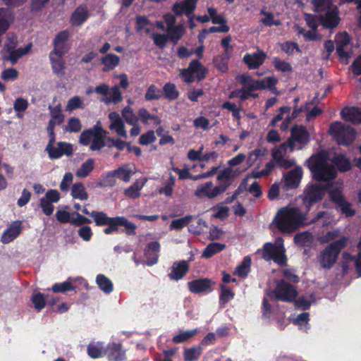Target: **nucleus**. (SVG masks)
I'll list each match as a JSON object with an SVG mask.
<instances>
[{"instance_id": "nucleus-23", "label": "nucleus", "mask_w": 361, "mask_h": 361, "mask_svg": "<svg viewBox=\"0 0 361 361\" xmlns=\"http://www.w3.org/2000/svg\"><path fill=\"white\" fill-rule=\"evenodd\" d=\"M49 110L50 111V115L51 119L49 121L47 126V132L49 133V129L50 126L51 125L53 132H54V127L56 124H61L63 123L64 120V116L62 114L61 105L60 104H56L54 106L51 105L49 106Z\"/></svg>"}, {"instance_id": "nucleus-53", "label": "nucleus", "mask_w": 361, "mask_h": 361, "mask_svg": "<svg viewBox=\"0 0 361 361\" xmlns=\"http://www.w3.org/2000/svg\"><path fill=\"white\" fill-rule=\"evenodd\" d=\"M84 106L82 99L78 96H75L68 101L66 111L71 112L77 109H82Z\"/></svg>"}, {"instance_id": "nucleus-36", "label": "nucleus", "mask_w": 361, "mask_h": 361, "mask_svg": "<svg viewBox=\"0 0 361 361\" xmlns=\"http://www.w3.org/2000/svg\"><path fill=\"white\" fill-rule=\"evenodd\" d=\"M31 44H28L25 47H20L17 49H16L15 48L11 52H10L7 55L8 56L6 59L10 61L12 64H15L17 62L18 59L22 57L23 56L27 54L31 50Z\"/></svg>"}, {"instance_id": "nucleus-56", "label": "nucleus", "mask_w": 361, "mask_h": 361, "mask_svg": "<svg viewBox=\"0 0 361 361\" xmlns=\"http://www.w3.org/2000/svg\"><path fill=\"white\" fill-rule=\"evenodd\" d=\"M192 219V216H187L183 218L175 219L171 221L170 225V229L171 230H179L182 228L189 225Z\"/></svg>"}, {"instance_id": "nucleus-15", "label": "nucleus", "mask_w": 361, "mask_h": 361, "mask_svg": "<svg viewBox=\"0 0 361 361\" xmlns=\"http://www.w3.org/2000/svg\"><path fill=\"white\" fill-rule=\"evenodd\" d=\"M267 54L262 50L258 49L252 54H247L243 57V61L250 69H255L263 64Z\"/></svg>"}, {"instance_id": "nucleus-5", "label": "nucleus", "mask_w": 361, "mask_h": 361, "mask_svg": "<svg viewBox=\"0 0 361 361\" xmlns=\"http://www.w3.org/2000/svg\"><path fill=\"white\" fill-rule=\"evenodd\" d=\"M348 239L345 237L330 244L319 255V263L324 268H330L336 262L340 251L345 246Z\"/></svg>"}, {"instance_id": "nucleus-18", "label": "nucleus", "mask_w": 361, "mask_h": 361, "mask_svg": "<svg viewBox=\"0 0 361 361\" xmlns=\"http://www.w3.org/2000/svg\"><path fill=\"white\" fill-rule=\"evenodd\" d=\"M300 110H295L292 113V116H290V109L289 107H282L280 109V113L276 116L273 120L271 121V124L273 126H275L277 122L279 121L283 120V122L281 126V128L283 130H285L288 127V123L290 121L291 119L294 118L299 113Z\"/></svg>"}, {"instance_id": "nucleus-9", "label": "nucleus", "mask_w": 361, "mask_h": 361, "mask_svg": "<svg viewBox=\"0 0 361 361\" xmlns=\"http://www.w3.org/2000/svg\"><path fill=\"white\" fill-rule=\"evenodd\" d=\"M273 293L277 300L287 302L293 301L298 295L295 288L283 280L277 282Z\"/></svg>"}, {"instance_id": "nucleus-27", "label": "nucleus", "mask_w": 361, "mask_h": 361, "mask_svg": "<svg viewBox=\"0 0 361 361\" xmlns=\"http://www.w3.org/2000/svg\"><path fill=\"white\" fill-rule=\"evenodd\" d=\"M108 357L111 361H122L125 359V352L119 343H111L108 345Z\"/></svg>"}, {"instance_id": "nucleus-28", "label": "nucleus", "mask_w": 361, "mask_h": 361, "mask_svg": "<svg viewBox=\"0 0 361 361\" xmlns=\"http://www.w3.org/2000/svg\"><path fill=\"white\" fill-rule=\"evenodd\" d=\"M146 181V179L136 180L132 185L124 190L125 195L130 199L138 198L140 196V191Z\"/></svg>"}, {"instance_id": "nucleus-57", "label": "nucleus", "mask_w": 361, "mask_h": 361, "mask_svg": "<svg viewBox=\"0 0 361 361\" xmlns=\"http://www.w3.org/2000/svg\"><path fill=\"white\" fill-rule=\"evenodd\" d=\"M260 13L264 16V17L261 19V22L264 25L270 27L272 25L278 26L281 25V21L279 20L275 19L274 15L271 13L261 11Z\"/></svg>"}, {"instance_id": "nucleus-1", "label": "nucleus", "mask_w": 361, "mask_h": 361, "mask_svg": "<svg viewBox=\"0 0 361 361\" xmlns=\"http://www.w3.org/2000/svg\"><path fill=\"white\" fill-rule=\"evenodd\" d=\"M305 220L304 215L298 208L286 207L278 212L274 224L281 232L290 233L302 226Z\"/></svg>"}, {"instance_id": "nucleus-25", "label": "nucleus", "mask_w": 361, "mask_h": 361, "mask_svg": "<svg viewBox=\"0 0 361 361\" xmlns=\"http://www.w3.org/2000/svg\"><path fill=\"white\" fill-rule=\"evenodd\" d=\"M212 285V281L208 279H197L188 283L189 290L195 293L209 290Z\"/></svg>"}, {"instance_id": "nucleus-34", "label": "nucleus", "mask_w": 361, "mask_h": 361, "mask_svg": "<svg viewBox=\"0 0 361 361\" xmlns=\"http://www.w3.org/2000/svg\"><path fill=\"white\" fill-rule=\"evenodd\" d=\"M101 62L104 65L103 71L108 72L118 65L120 58L114 54H109L101 59Z\"/></svg>"}, {"instance_id": "nucleus-22", "label": "nucleus", "mask_w": 361, "mask_h": 361, "mask_svg": "<svg viewBox=\"0 0 361 361\" xmlns=\"http://www.w3.org/2000/svg\"><path fill=\"white\" fill-rule=\"evenodd\" d=\"M69 32L67 30H63L59 32L54 39L53 52L65 54L68 48L66 43L69 38Z\"/></svg>"}, {"instance_id": "nucleus-2", "label": "nucleus", "mask_w": 361, "mask_h": 361, "mask_svg": "<svg viewBox=\"0 0 361 361\" xmlns=\"http://www.w3.org/2000/svg\"><path fill=\"white\" fill-rule=\"evenodd\" d=\"M328 159L327 152L322 151L307 160V166L316 180L328 181L336 177V171L329 164Z\"/></svg>"}, {"instance_id": "nucleus-42", "label": "nucleus", "mask_w": 361, "mask_h": 361, "mask_svg": "<svg viewBox=\"0 0 361 361\" xmlns=\"http://www.w3.org/2000/svg\"><path fill=\"white\" fill-rule=\"evenodd\" d=\"M96 281L101 290L104 293H109L113 290V283L110 279L103 274L97 276Z\"/></svg>"}, {"instance_id": "nucleus-13", "label": "nucleus", "mask_w": 361, "mask_h": 361, "mask_svg": "<svg viewBox=\"0 0 361 361\" xmlns=\"http://www.w3.org/2000/svg\"><path fill=\"white\" fill-rule=\"evenodd\" d=\"M108 118L109 120V128L114 131L118 136L126 139L128 135L126 130L125 123L120 114L116 111L110 112L108 115Z\"/></svg>"}, {"instance_id": "nucleus-3", "label": "nucleus", "mask_w": 361, "mask_h": 361, "mask_svg": "<svg viewBox=\"0 0 361 361\" xmlns=\"http://www.w3.org/2000/svg\"><path fill=\"white\" fill-rule=\"evenodd\" d=\"M328 132L338 145H349L355 138L354 128L340 121L332 123L329 126Z\"/></svg>"}, {"instance_id": "nucleus-45", "label": "nucleus", "mask_w": 361, "mask_h": 361, "mask_svg": "<svg viewBox=\"0 0 361 361\" xmlns=\"http://www.w3.org/2000/svg\"><path fill=\"white\" fill-rule=\"evenodd\" d=\"M90 216L94 219V221L97 226H106L113 217H109L106 213L103 212L93 211L90 213Z\"/></svg>"}, {"instance_id": "nucleus-52", "label": "nucleus", "mask_w": 361, "mask_h": 361, "mask_svg": "<svg viewBox=\"0 0 361 361\" xmlns=\"http://www.w3.org/2000/svg\"><path fill=\"white\" fill-rule=\"evenodd\" d=\"M202 353V348L200 347H195L188 348L184 350V360L185 361H195L197 360Z\"/></svg>"}, {"instance_id": "nucleus-4", "label": "nucleus", "mask_w": 361, "mask_h": 361, "mask_svg": "<svg viewBox=\"0 0 361 361\" xmlns=\"http://www.w3.org/2000/svg\"><path fill=\"white\" fill-rule=\"evenodd\" d=\"M262 257L266 260L272 259L279 265L285 264L287 262V257L283 239L277 238L274 244L266 243L262 249Z\"/></svg>"}, {"instance_id": "nucleus-50", "label": "nucleus", "mask_w": 361, "mask_h": 361, "mask_svg": "<svg viewBox=\"0 0 361 361\" xmlns=\"http://www.w3.org/2000/svg\"><path fill=\"white\" fill-rule=\"evenodd\" d=\"M251 259L249 257H244L243 262L239 264L235 271V274L244 277L247 276L250 270Z\"/></svg>"}, {"instance_id": "nucleus-33", "label": "nucleus", "mask_w": 361, "mask_h": 361, "mask_svg": "<svg viewBox=\"0 0 361 361\" xmlns=\"http://www.w3.org/2000/svg\"><path fill=\"white\" fill-rule=\"evenodd\" d=\"M309 133L303 127H296L292 130V135L289 139L293 140V145L297 141L302 144H306L309 141Z\"/></svg>"}, {"instance_id": "nucleus-59", "label": "nucleus", "mask_w": 361, "mask_h": 361, "mask_svg": "<svg viewBox=\"0 0 361 361\" xmlns=\"http://www.w3.org/2000/svg\"><path fill=\"white\" fill-rule=\"evenodd\" d=\"M111 98L104 99L103 101L106 104H109L110 102L117 103L121 102L123 99L121 92L119 90L118 86H114L110 90Z\"/></svg>"}, {"instance_id": "nucleus-54", "label": "nucleus", "mask_w": 361, "mask_h": 361, "mask_svg": "<svg viewBox=\"0 0 361 361\" xmlns=\"http://www.w3.org/2000/svg\"><path fill=\"white\" fill-rule=\"evenodd\" d=\"M312 3L316 12H322L333 8L331 0H312Z\"/></svg>"}, {"instance_id": "nucleus-10", "label": "nucleus", "mask_w": 361, "mask_h": 361, "mask_svg": "<svg viewBox=\"0 0 361 361\" xmlns=\"http://www.w3.org/2000/svg\"><path fill=\"white\" fill-rule=\"evenodd\" d=\"M205 75L206 69L197 61H191L188 68L183 69L180 72V76L187 83L192 82L195 79L200 80Z\"/></svg>"}, {"instance_id": "nucleus-39", "label": "nucleus", "mask_w": 361, "mask_h": 361, "mask_svg": "<svg viewBox=\"0 0 361 361\" xmlns=\"http://www.w3.org/2000/svg\"><path fill=\"white\" fill-rule=\"evenodd\" d=\"M137 114L138 118L145 124H148L149 121H152L155 125H159L161 123L160 119L157 116L149 114V111L144 108L140 109Z\"/></svg>"}, {"instance_id": "nucleus-30", "label": "nucleus", "mask_w": 361, "mask_h": 361, "mask_svg": "<svg viewBox=\"0 0 361 361\" xmlns=\"http://www.w3.org/2000/svg\"><path fill=\"white\" fill-rule=\"evenodd\" d=\"M338 11L336 8L326 11L322 20V25L326 27L333 28L338 24Z\"/></svg>"}, {"instance_id": "nucleus-51", "label": "nucleus", "mask_w": 361, "mask_h": 361, "mask_svg": "<svg viewBox=\"0 0 361 361\" xmlns=\"http://www.w3.org/2000/svg\"><path fill=\"white\" fill-rule=\"evenodd\" d=\"M211 210L213 212V216L218 219H225L229 214V207L224 205L223 204H219L213 207Z\"/></svg>"}, {"instance_id": "nucleus-35", "label": "nucleus", "mask_w": 361, "mask_h": 361, "mask_svg": "<svg viewBox=\"0 0 361 361\" xmlns=\"http://www.w3.org/2000/svg\"><path fill=\"white\" fill-rule=\"evenodd\" d=\"M94 134L90 148L92 150H98L104 146V130L101 127L96 126Z\"/></svg>"}, {"instance_id": "nucleus-12", "label": "nucleus", "mask_w": 361, "mask_h": 361, "mask_svg": "<svg viewBox=\"0 0 361 361\" xmlns=\"http://www.w3.org/2000/svg\"><path fill=\"white\" fill-rule=\"evenodd\" d=\"M326 192V188L320 183L310 186L306 189L303 203L309 209L312 204L321 200Z\"/></svg>"}, {"instance_id": "nucleus-47", "label": "nucleus", "mask_w": 361, "mask_h": 361, "mask_svg": "<svg viewBox=\"0 0 361 361\" xmlns=\"http://www.w3.org/2000/svg\"><path fill=\"white\" fill-rule=\"evenodd\" d=\"M175 183L176 178L170 174L169 180L166 181L163 186L159 190V194L164 195L166 197H171L173 194Z\"/></svg>"}, {"instance_id": "nucleus-58", "label": "nucleus", "mask_w": 361, "mask_h": 361, "mask_svg": "<svg viewBox=\"0 0 361 361\" xmlns=\"http://www.w3.org/2000/svg\"><path fill=\"white\" fill-rule=\"evenodd\" d=\"M147 247H148V249L145 253L147 257H149L150 255V252H154L155 254V255L152 257V260L150 262H147V264L148 265H153L155 263H157V262L158 260V256H157V253L159 252V251L160 245L158 242L154 241V242L150 243L148 245Z\"/></svg>"}, {"instance_id": "nucleus-61", "label": "nucleus", "mask_w": 361, "mask_h": 361, "mask_svg": "<svg viewBox=\"0 0 361 361\" xmlns=\"http://www.w3.org/2000/svg\"><path fill=\"white\" fill-rule=\"evenodd\" d=\"M229 59V55L224 54L221 56H218L214 59V63L216 68L222 72H226L228 70V60Z\"/></svg>"}, {"instance_id": "nucleus-46", "label": "nucleus", "mask_w": 361, "mask_h": 361, "mask_svg": "<svg viewBox=\"0 0 361 361\" xmlns=\"http://www.w3.org/2000/svg\"><path fill=\"white\" fill-rule=\"evenodd\" d=\"M103 350V343H92L87 347V353L92 358H98L102 355Z\"/></svg>"}, {"instance_id": "nucleus-7", "label": "nucleus", "mask_w": 361, "mask_h": 361, "mask_svg": "<svg viewBox=\"0 0 361 361\" xmlns=\"http://www.w3.org/2000/svg\"><path fill=\"white\" fill-rule=\"evenodd\" d=\"M295 149L293 141L288 139L285 143L281 144L277 147L273 149L271 152L272 159L276 163L282 167L289 168L295 163L294 159H288V156Z\"/></svg>"}, {"instance_id": "nucleus-21", "label": "nucleus", "mask_w": 361, "mask_h": 361, "mask_svg": "<svg viewBox=\"0 0 361 361\" xmlns=\"http://www.w3.org/2000/svg\"><path fill=\"white\" fill-rule=\"evenodd\" d=\"M341 118L354 124L361 123V109L356 107H345L341 112Z\"/></svg>"}, {"instance_id": "nucleus-17", "label": "nucleus", "mask_w": 361, "mask_h": 361, "mask_svg": "<svg viewBox=\"0 0 361 361\" xmlns=\"http://www.w3.org/2000/svg\"><path fill=\"white\" fill-rule=\"evenodd\" d=\"M22 230V223L20 221L13 222L2 234L1 242L9 243L19 235Z\"/></svg>"}, {"instance_id": "nucleus-48", "label": "nucleus", "mask_w": 361, "mask_h": 361, "mask_svg": "<svg viewBox=\"0 0 361 361\" xmlns=\"http://www.w3.org/2000/svg\"><path fill=\"white\" fill-rule=\"evenodd\" d=\"M94 162L92 159H88L84 162L81 166L75 172V175L78 178H85L93 170Z\"/></svg>"}, {"instance_id": "nucleus-32", "label": "nucleus", "mask_w": 361, "mask_h": 361, "mask_svg": "<svg viewBox=\"0 0 361 361\" xmlns=\"http://www.w3.org/2000/svg\"><path fill=\"white\" fill-rule=\"evenodd\" d=\"M258 80L259 90L269 89L272 93L275 94H280L276 87V85L278 83V79L275 76H268Z\"/></svg>"}, {"instance_id": "nucleus-14", "label": "nucleus", "mask_w": 361, "mask_h": 361, "mask_svg": "<svg viewBox=\"0 0 361 361\" xmlns=\"http://www.w3.org/2000/svg\"><path fill=\"white\" fill-rule=\"evenodd\" d=\"M349 37L346 33H342L336 35V52L341 60L344 63H348V59L350 56L348 54Z\"/></svg>"}, {"instance_id": "nucleus-24", "label": "nucleus", "mask_w": 361, "mask_h": 361, "mask_svg": "<svg viewBox=\"0 0 361 361\" xmlns=\"http://www.w3.org/2000/svg\"><path fill=\"white\" fill-rule=\"evenodd\" d=\"M189 267L185 261L175 262L171 268V272L169 276L172 280L178 281L187 273Z\"/></svg>"}, {"instance_id": "nucleus-44", "label": "nucleus", "mask_w": 361, "mask_h": 361, "mask_svg": "<svg viewBox=\"0 0 361 361\" xmlns=\"http://www.w3.org/2000/svg\"><path fill=\"white\" fill-rule=\"evenodd\" d=\"M225 247V245L219 243H210L207 246L202 252V257L209 258L217 252L221 251Z\"/></svg>"}, {"instance_id": "nucleus-64", "label": "nucleus", "mask_w": 361, "mask_h": 361, "mask_svg": "<svg viewBox=\"0 0 361 361\" xmlns=\"http://www.w3.org/2000/svg\"><path fill=\"white\" fill-rule=\"evenodd\" d=\"M193 126L197 129H201L202 130H209L211 126L209 121L204 116H198L193 121Z\"/></svg>"}, {"instance_id": "nucleus-43", "label": "nucleus", "mask_w": 361, "mask_h": 361, "mask_svg": "<svg viewBox=\"0 0 361 361\" xmlns=\"http://www.w3.org/2000/svg\"><path fill=\"white\" fill-rule=\"evenodd\" d=\"M16 45L17 39L16 35L11 34L8 35L4 44V47L1 51L5 59L8 56L7 55L16 48Z\"/></svg>"}, {"instance_id": "nucleus-41", "label": "nucleus", "mask_w": 361, "mask_h": 361, "mask_svg": "<svg viewBox=\"0 0 361 361\" xmlns=\"http://www.w3.org/2000/svg\"><path fill=\"white\" fill-rule=\"evenodd\" d=\"M166 31L168 33L169 39L170 38V39L174 44H176L183 36L185 30L182 25H177L171 27H169Z\"/></svg>"}, {"instance_id": "nucleus-38", "label": "nucleus", "mask_w": 361, "mask_h": 361, "mask_svg": "<svg viewBox=\"0 0 361 361\" xmlns=\"http://www.w3.org/2000/svg\"><path fill=\"white\" fill-rule=\"evenodd\" d=\"M71 195L74 199H78L81 201L88 199V193L85 186L81 183H75L71 188Z\"/></svg>"}, {"instance_id": "nucleus-60", "label": "nucleus", "mask_w": 361, "mask_h": 361, "mask_svg": "<svg viewBox=\"0 0 361 361\" xmlns=\"http://www.w3.org/2000/svg\"><path fill=\"white\" fill-rule=\"evenodd\" d=\"M149 24V20L144 16H137L136 18V29L142 33H149L150 30L147 26Z\"/></svg>"}, {"instance_id": "nucleus-31", "label": "nucleus", "mask_w": 361, "mask_h": 361, "mask_svg": "<svg viewBox=\"0 0 361 361\" xmlns=\"http://www.w3.org/2000/svg\"><path fill=\"white\" fill-rule=\"evenodd\" d=\"M197 0H183L180 3H177L173 6V11L176 14H182L183 13H190L196 6Z\"/></svg>"}, {"instance_id": "nucleus-6", "label": "nucleus", "mask_w": 361, "mask_h": 361, "mask_svg": "<svg viewBox=\"0 0 361 361\" xmlns=\"http://www.w3.org/2000/svg\"><path fill=\"white\" fill-rule=\"evenodd\" d=\"M49 140L46 147V152L48 153L49 157L51 159H59L63 155L71 156L73 154V149L71 144L59 142L56 146L55 144V134L53 132L51 125L49 129Z\"/></svg>"}, {"instance_id": "nucleus-29", "label": "nucleus", "mask_w": 361, "mask_h": 361, "mask_svg": "<svg viewBox=\"0 0 361 361\" xmlns=\"http://www.w3.org/2000/svg\"><path fill=\"white\" fill-rule=\"evenodd\" d=\"M13 20L11 11L5 8H0V34H4L8 29Z\"/></svg>"}, {"instance_id": "nucleus-26", "label": "nucleus", "mask_w": 361, "mask_h": 361, "mask_svg": "<svg viewBox=\"0 0 361 361\" xmlns=\"http://www.w3.org/2000/svg\"><path fill=\"white\" fill-rule=\"evenodd\" d=\"M236 80L239 81L243 88L250 92L259 90V80L253 79L248 74H242L236 77Z\"/></svg>"}, {"instance_id": "nucleus-19", "label": "nucleus", "mask_w": 361, "mask_h": 361, "mask_svg": "<svg viewBox=\"0 0 361 361\" xmlns=\"http://www.w3.org/2000/svg\"><path fill=\"white\" fill-rule=\"evenodd\" d=\"M89 17V11L85 5L79 6L71 14L70 23L77 27L82 25Z\"/></svg>"}, {"instance_id": "nucleus-20", "label": "nucleus", "mask_w": 361, "mask_h": 361, "mask_svg": "<svg viewBox=\"0 0 361 361\" xmlns=\"http://www.w3.org/2000/svg\"><path fill=\"white\" fill-rule=\"evenodd\" d=\"M64 54L51 51L49 59L51 63V68L55 74L58 76L64 75L65 63L63 59Z\"/></svg>"}, {"instance_id": "nucleus-49", "label": "nucleus", "mask_w": 361, "mask_h": 361, "mask_svg": "<svg viewBox=\"0 0 361 361\" xmlns=\"http://www.w3.org/2000/svg\"><path fill=\"white\" fill-rule=\"evenodd\" d=\"M121 115L128 124H134L139 121L138 117L130 106H126L122 109Z\"/></svg>"}, {"instance_id": "nucleus-37", "label": "nucleus", "mask_w": 361, "mask_h": 361, "mask_svg": "<svg viewBox=\"0 0 361 361\" xmlns=\"http://www.w3.org/2000/svg\"><path fill=\"white\" fill-rule=\"evenodd\" d=\"M333 163L341 172L348 171L352 168L350 159L343 154L336 156L333 159Z\"/></svg>"}, {"instance_id": "nucleus-55", "label": "nucleus", "mask_w": 361, "mask_h": 361, "mask_svg": "<svg viewBox=\"0 0 361 361\" xmlns=\"http://www.w3.org/2000/svg\"><path fill=\"white\" fill-rule=\"evenodd\" d=\"M118 226H123L126 228V233L128 235H135L136 226L129 221L124 216H117Z\"/></svg>"}, {"instance_id": "nucleus-40", "label": "nucleus", "mask_w": 361, "mask_h": 361, "mask_svg": "<svg viewBox=\"0 0 361 361\" xmlns=\"http://www.w3.org/2000/svg\"><path fill=\"white\" fill-rule=\"evenodd\" d=\"M134 173L133 168L129 166H123L115 171L116 176L126 183L130 180L131 176Z\"/></svg>"}, {"instance_id": "nucleus-62", "label": "nucleus", "mask_w": 361, "mask_h": 361, "mask_svg": "<svg viewBox=\"0 0 361 361\" xmlns=\"http://www.w3.org/2000/svg\"><path fill=\"white\" fill-rule=\"evenodd\" d=\"M208 14L210 20L214 24H224L226 23V20L222 15L218 14L217 11L213 7L207 8Z\"/></svg>"}, {"instance_id": "nucleus-8", "label": "nucleus", "mask_w": 361, "mask_h": 361, "mask_svg": "<svg viewBox=\"0 0 361 361\" xmlns=\"http://www.w3.org/2000/svg\"><path fill=\"white\" fill-rule=\"evenodd\" d=\"M224 192V188L215 185L212 181H208L197 186L194 195L199 200L214 199Z\"/></svg>"}, {"instance_id": "nucleus-11", "label": "nucleus", "mask_w": 361, "mask_h": 361, "mask_svg": "<svg viewBox=\"0 0 361 361\" xmlns=\"http://www.w3.org/2000/svg\"><path fill=\"white\" fill-rule=\"evenodd\" d=\"M247 167L226 168L221 171L217 176V180L219 182L218 187L224 188V191L232 183L233 180L245 171Z\"/></svg>"}, {"instance_id": "nucleus-63", "label": "nucleus", "mask_w": 361, "mask_h": 361, "mask_svg": "<svg viewBox=\"0 0 361 361\" xmlns=\"http://www.w3.org/2000/svg\"><path fill=\"white\" fill-rule=\"evenodd\" d=\"M82 128L80 121L75 117L69 118L67 125L65 127V130L68 132H79Z\"/></svg>"}, {"instance_id": "nucleus-16", "label": "nucleus", "mask_w": 361, "mask_h": 361, "mask_svg": "<svg viewBox=\"0 0 361 361\" xmlns=\"http://www.w3.org/2000/svg\"><path fill=\"white\" fill-rule=\"evenodd\" d=\"M302 177V170L300 167L294 169L284 175V185L288 189H294L298 187Z\"/></svg>"}]
</instances>
